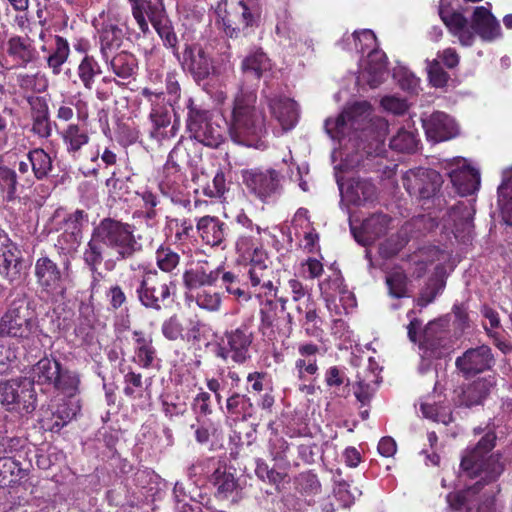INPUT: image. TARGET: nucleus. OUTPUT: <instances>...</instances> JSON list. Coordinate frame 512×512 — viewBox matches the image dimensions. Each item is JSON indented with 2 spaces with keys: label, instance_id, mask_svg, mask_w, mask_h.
<instances>
[{
  "label": "nucleus",
  "instance_id": "obj_59",
  "mask_svg": "<svg viewBox=\"0 0 512 512\" xmlns=\"http://www.w3.org/2000/svg\"><path fill=\"white\" fill-rule=\"evenodd\" d=\"M226 409L231 415L241 416L243 419H247L252 415L253 404L246 395L235 393L227 399Z\"/></svg>",
  "mask_w": 512,
  "mask_h": 512
},
{
  "label": "nucleus",
  "instance_id": "obj_27",
  "mask_svg": "<svg viewBox=\"0 0 512 512\" xmlns=\"http://www.w3.org/2000/svg\"><path fill=\"white\" fill-rule=\"evenodd\" d=\"M421 226L431 231L434 227L438 226V224L431 217L421 216L413 219L411 222L402 226L396 236H391L385 242L381 243L379 253L385 258L396 255L407 244L409 240L408 234L412 229L416 227L420 228Z\"/></svg>",
  "mask_w": 512,
  "mask_h": 512
},
{
  "label": "nucleus",
  "instance_id": "obj_56",
  "mask_svg": "<svg viewBox=\"0 0 512 512\" xmlns=\"http://www.w3.org/2000/svg\"><path fill=\"white\" fill-rule=\"evenodd\" d=\"M17 175L11 168L0 163V193L9 202L16 198Z\"/></svg>",
  "mask_w": 512,
  "mask_h": 512
},
{
  "label": "nucleus",
  "instance_id": "obj_48",
  "mask_svg": "<svg viewBox=\"0 0 512 512\" xmlns=\"http://www.w3.org/2000/svg\"><path fill=\"white\" fill-rule=\"evenodd\" d=\"M449 258L448 253L435 246H429L419 249L411 256L410 261L416 265L417 276H421L427 265L433 262L443 263Z\"/></svg>",
  "mask_w": 512,
  "mask_h": 512
},
{
  "label": "nucleus",
  "instance_id": "obj_13",
  "mask_svg": "<svg viewBox=\"0 0 512 512\" xmlns=\"http://www.w3.org/2000/svg\"><path fill=\"white\" fill-rule=\"evenodd\" d=\"M0 402L8 410L30 413L36 407V395L31 381L16 378L0 382Z\"/></svg>",
  "mask_w": 512,
  "mask_h": 512
},
{
  "label": "nucleus",
  "instance_id": "obj_44",
  "mask_svg": "<svg viewBox=\"0 0 512 512\" xmlns=\"http://www.w3.org/2000/svg\"><path fill=\"white\" fill-rule=\"evenodd\" d=\"M296 310L300 314H304L302 320V327L304 328L307 335L312 337H320L322 334V319L317 313L316 304L307 297L303 303H299L296 306Z\"/></svg>",
  "mask_w": 512,
  "mask_h": 512
},
{
  "label": "nucleus",
  "instance_id": "obj_50",
  "mask_svg": "<svg viewBox=\"0 0 512 512\" xmlns=\"http://www.w3.org/2000/svg\"><path fill=\"white\" fill-rule=\"evenodd\" d=\"M419 143L417 131L413 127H402L390 140V148L398 152H414Z\"/></svg>",
  "mask_w": 512,
  "mask_h": 512
},
{
  "label": "nucleus",
  "instance_id": "obj_33",
  "mask_svg": "<svg viewBox=\"0 0 512 512\" xmlns=\"http://www.w3.org/2000/svg\"><path fill=\"white\" fill-rule=\"evenodd\" d=\"M6 45L7 54L14 62L15 67L26 68L38 58L33 40L28 36H11Z\"/></svg>",
  "mask_w": 512,
  "mask_h": 512
},
{
  "label": "nucleus",
  "instance_id": "obj_7",
  "mask_svg": "<svg viewBox=\"0 0 512 512\" xmlns=\"http://www.w3.org/2000/svg\"><path fill=\"white\" fill-rule=\"evenodd\" d=\"M185 105L186 127L190 136L207 147H219L225 139L226 127L212 120L209 111L197 105L192 98H188Z\"/></svg>",
  "mask_w": 512,
  "mask_h": 512
},
{
  "label": "nucleus",
  "instance_id": "obj_2",
  "mask_svg": "<svg viewBox=\"0 0 512 512\" xmlns=\"http://www.w3.org/2000/svg\"><path fill=\"white\" fill-rule=\"evenodd\" d=\"M257 95L254 90L240 85L233 100L229 121H225L233 142L256 149L267 147V123L264 111L256 106Z\"/></svg>",
  "mask_w": 512,
  "mask_h": 512
},
{
  "label": "nucleus",
  "instance_id": "obj_61",
  "mask_svg": "<svg viewBox=\"0 0 512 512\" xmlns=\"http://www.w3.org/2000/svg\"><path fill=\"white\" fill-rule=\"evenodd\" d=\"M393 78L400 88L409 93H417L420 86V79L407 67L398 65L393 70Z\"/></svg>",
  "mask_w": 512,
  "mask_h": 512
},
{
  "label": "nucleus",
  "instance_id": "obj_25",
  "mask_svg": "<svg viewBox=\"0 0 512 512\" xmlns=\"http://www.w3.org/2000/svg\"><path fill=\"white\" fill-rule=\"evenodd\" d=\"M391 221L386 214L376 213L366 218L359 228L352 223L350 228L355 240L363 246H368L387 233Z\"/></svg>",
  "mask_w": 512,
  "mask_h": 512
},
{
  "label": "nucleus",
  "instance_id": "obj_41",
  "mask_svg": "<svg viewBox=\"0 0 512 512\" xmlns=\"http://www.w3.org/2000/svg\"><path fill=\"white\" fill-rule=\"evenodd\" d=\"M495 383V377L492 375H488L487 377L474 381L472 384L467 386L465 390H463L462 397L460 399L461 405L471 407L481 404L489 394L490 390L494 387Z\"/></svg>",
  "mask_w": 512,
  "mask_h": 512
},
{
  "label": "nucleus",
  "instance_id": "obj_39",
  "mask_svg": "<svg viewBox=\"0 0 512 512\" xmlns=\"http://www.w3.org/2000/svg\"><path fill=\"white\" fill-rule=\"evenodd\" d=\"M221 269L219 267L209 269L204 265H198L195 268L187 270L183 275V281L189 291L212 286L220 277Z\"/></svg>",
  "mask_w": 512,
  "mask_h": 512
},
{
  "label": "nucleus",
  "instance_id": "obj_47",
  "mask_svg": "<svg viewBox=\"0 0 512 512\" xmlns=\"http://www.w3.org/2000/svg\"><path fill=\"white\" fill-rule=\"evenodd\" d=\"M46 55L47 66L52 70L54 75L61 73L63 64L69 58L70 46L68 41L61 37L55 39V43L50 46V51L44 52Z\"/></svg>",
  "mask_w": 512,
  "mask_h": 512
},
{
  "label": "nucleus",
  "instance_id": "obj_3",
  "mask_svg": "<svg viewBox=\"0 0 512 512\" xmlns=\"http://www.w3.org/2000/svg\"><path fill=\"white\" fill-rule=\"evenodd\" d=\"M495 435L486 433L477 446L468 450L462 457L461 468L471 478H479L475 485L465 492L450 493L447 501L451 508L460 510L467 506L468 498L477 493L483 484L495 481L504 470V463L499 455H488L495 444Z\"/></svg>",
  "mask_w": 512,
  "mask_h": 512
},
{
  "label": "nucleus",
  "instance_id": "obj_55",
  "mask_svg": "<svg viewBox=\"0 0 512 512\" xmlns=\"http://www.w3.org/2000/svg\"><path fill=\"white\" fill-rule=\"evenodd\" d=\"M72 106L76 108L77 118L79 121H86L88 118V107L87 103L82 101L81 99H77L76 97H72L68 102L63 101L57 110V118L59 120L68 122L74 116V111Z\"/></svg>",
  "mask_w": 512,
  "mask_h": 512
},
{
  "label": "nucleus",
  "instance_id": "obj_53",
  "mask_svg": "<svg viewBox=\"0 0 512 512\" xmlns=\"http://www.w3.org/2000/svg\"><path fill=\"white\" fill-rule=\"evenodd\" d=\"M190 294L199 308L210 312H215L220 309L222 302L221 295L219 292L213 290L211 286L190 291Z\"/></svg>",
  "mask_w": 512,
  "mask_h": 512
},
{
  "label": "nucleus",
  "instance_id": "obj_34",
  "mask_svg": "<svg viewBox=\"0 0 512 512\" xmlns=\"http://www.w3.org/2000/svg\"><path fill=\"white\" fill-rule=\"evenodd\" d=\"M212 483L216 489L215 496L219 500L237 503L243 498L238 481L226 469L217 468L212 475Z\"/></svg>",
  "mask_w": 512,
  "mask_h": 512
},
{
  "label": "nucleus",
  "instance_id": "obj_49",
  "mask_svg": "<svg viewBox=\"0 0 512 512\" xmlns=\"http://www.w3.org/2000/svg\"><path fill=\"white\" fill-rule=\"evenodd\" d=\"M27 158L31 164V169L36 179L42 180L48 177L53 169V160L44 149L35 148L29 151Z\"/></svg>",
  "mask_w": 512,
  "mask_h": 512
},
{
  "label": "nucleus",
  "instance_id": "obj_15",
  "mask_svg": "<svg viewBox=\"0 0 512 512\" xmlns=\"http://www.w3.org/2000/svg\"><path fill=\"white\" fill-rule=\"evenodd\" d=\"M259 329L264 336L272 340L276 334L285 338L289 337L292 331L293 318L290 313H284L278 308V303L267 298L261 303Z\"/></svg>",
  "mask_w": 512,
  "mask_h": 512
},
{
  "label": "nucleus",
  "instance_id": "obj_36",
  "mask_svg": "<svg viewBox=\"0 0 512 512\" xmlns=\"http://www.w3.org/2000/svg\"><path fill=\"white\" fill-rule=\"evenodd\" d=\"M319 347L313 343H301L298 346V358L295 371L300 380L306 381L318 373L317 354Z\"/></svg>",
  "mask_w": 512,
  "mask_h": 512
},
{
  "label": "nucleus",
  "instance_id": "obj_29",
  "mask_svg": "<svg viewBox=\"0 0 512 512\" xmlns=\"http://www.w3.org/2000/svg\"><path fill=\"white\" fill-rule=\"evenodd\" d=\"M261 231L260 227H256L255 233H239L235 242V250L241 263L251 264L268 258L260 241Z\"/></svg>",
  "mask_w": 512,
  "mask_h": 512
},
{
  "label": "nucleus",
  "instance_id": "obj_51",
  "mask_svg": "<svg viewBox=\"0 0 512 512\" xmlns=\"http://www.w3.org/2000/svg\"><path fill=\"white\" fill-rule=\"evenodd\" d=\"M434 324L430 322L424 329H422V323L418 319H411L409 325L407 326L408 330V337L411 342L413 343H419L420 349H425V355L427 357H438L439 354L435 352L434 350H431V352L428 354V346L429 340H430V330L432 329V326Z\"/></svg>",
  "mask_w": 512,
  "mask_h": 512
},
{
  "label": "nucleus",
  "instance_id": "obj_60",
  "mask_svg": "<svg viewBox=\"0 0 512 512\" xmlns=\"http://www.w3.org/2000/svg\"><path fill=\"white\" fill-rule=\"evenodd\" d=\"M80 379L77 373L68 370L59 372V376L53 387L60 390L68 398H75L79 390Z\"/></svg>",
  "mask_w": 512,
  "mask_h": 512
},
{
  "label": "nucleus",
  "instance_id": "obj_8",
  "mask_svg": "<svg viewBox=\"0 0 512 512\" xmlns=\"http://www.w3.org/2000/svg\"><path fill=\"white\" fill-rule=\"evenodd\" d=\"M151 104V111L149 115L151 127L150 137L159 143L168 141L178 134L180 121L175 108H173L174 120L171 119V112L164 103L163 92H154L149 88H144L141 92Z\"/></svg>",
  "mask_w": 512,
  "mask_h": 512
},
{
  "label": "nucleus",
  "instance_id": "obj_58",
  "mask_svg": "<svg viewBox=\"0 0 512 512\" xmlns=\"http://www.w3.org/2000/svg\"><path fill=\"white\" fill-rule=\"evenodd\" d=\"M389 294L394 298L409 297L407 277L402 269H395L386 276Z\"/></svg>",
  "mask_w": 512,
  "mask_h": 512
},
{
  "label": "nucleus",
  "instance_id": "obj_19",
  "mask_svg": "<svg viewBox=\"0 0 512 512\" xmlns=\"http://www.w3.org/2000/svg\"><path fill=\"white\" fill-rule=\"evenodd\" d=\"M367 56L361 60L357 83L359 86H369L377 88L388 77L387 58L382 50L376 46L370 48Z\"/></svg>",
  "mask_w": 512,
  "mask_h": 512
},
{
  "label": "nucleus",
  "instance_id": "obj_37",
  "mask_svg": "<svg viewBox=\"0 0 512 512\" xmlns=\"http://www.w3.org/2000/svg\"><path fill=\"white\" fill-rule=\"evenodd\" d=\"M61 370L60 363L55 359L43 357L30 370V377L27 378L31 381L32 386L38 385H54Z\"/></svg>",
  "mask_w": 512,
  "mask_h": 512
},
{
  "label": "nucleus",
  "instance_id": "obj_38",
  "mask_svg": "<svg viewBox=\"0 0 512 512\" xmlns=\"http://www.w3.org/2000/svg\"><path fill=\"white\" fill-rule=\"evenodd\" d=\"M81 405L79 399L68 398L59 403L54 411H52V419L54 422L48 423V419H43V426L51 431H59L67 423H69L80 412Z\"/></svg>",
  "mask_w": 512,
  "mask_h": 512
},
{
  "label": "nucleus",
  "instance_id": "obj_18",
  "mask_svg": "<svg viewBox=\"0 0 512 512\" xmlns=\"http://www.w3.org/2000/svg\"><path fill=\"white\" fill-rule=\"evenodd\" d=\"M264 103L269 108L271 116L278 122L283 132L295 127L299 118L297 103L278 92H262Z\"/></svg>",
  "mask_w": 512,
  "mask_h": 512
},
{
  "label": "nucleus",
  "instance_id": "obj_23",
  "mask_svg": "<svg viewBox=\"0 0 512 512\" xmlns=\"http://www.w3.org/2000/svg\"><path fill=\"white\" fill-rule=\"evenodd\" d=\"M268 258L250 264L246 286L257 298H269L276 294L277 288L273 284V271L267 264Z\"/></svg>",
  "mask_w": 512,
  "mask_h": 512
},
{
  "label": "nucleus",
  "instance_id": "obj_46",
  "mask_svg": "<svg viewBox=\"0 0 512 512\" xmlns=\"http://www.w3.org/2000/svg\"><path fill=\"white\" fill-rule=\"evenodd\" d=\"M498 205L505 222L512 225V168L502 172V183L498 187Z\"/></svg>",
  "mask_w": 512,
  "mask_h": 512
},
{
  "label": "nucleus",
  "instance_id": "obj_5",
  "mask_svg": "<svg viewBox=\"0 0 512 512\" xmlns=\"http://www.w3.org/2000/svg\"><path fill=\"white\" fill-rule=\"evenodd\" d=\"M439 15L452 35L457 37L463 46H471L476 35L487 42L495 41L502 36L498 20L485 6H478L474 9L470 26L461 13L450 11L445 7V0L440 1Z\"/></svg>",
  "mask_w": 512,
  "mask_h": 512
},
{
  "label": "nucleus",
  "instance_id": "obj_57",
  "mask_svg": "<svg viewBox=\"0 0 512 512\" xmlns=\"http://www.w3.org/2000/svg\"><path fill=\"white\" fill-rule=\"evenodd\" d=\"M296 490L304 497H314L321 491V484L316 474L307 471L295 478Z\"/></svg>",
  "mask_w": 512,
  "mask_h": 512
},
{
  "label": "nucleus",
  "instance_id": "obj_17",
  "mask_svg": "<svg viewBox=\"0 0 512 512\" xmlns=\"http://www.w3.org/2000/svg\"><path fill=\"white\" fill-rule=\"evenodd\" d=\"M253 334L250 329L242 325L225 334V340L216 351V355L223 360L231 359L236 363H243L249 358Z\"/></svg>",
  "mask_w": 512,
  "mask_h": 512
},
{
  "label": "nucleus",
  "instance_id": "obj_21",
  "mask_svg": "<svg viewBox=\"0 0 512 512\" xmlns=\"http://www.w3.org/2000/svg\"><path fill=\"white\" fill-rule=\"evenodd\" d=\"M184 70L190 72L197 81L207 78L211 72V59L198 44L184 45L182 54L175 53Z\"/></svg>",
  "mask_w": 512,
  "mask_h": 512
},
{
  "label": "nucleus",
  "instance_id": "obj_26",
  "mask_svg": "<svg viewBox=\"0 0 512 512\" xmlns=\"http://www.w3.org/2000/svg\"><path fill=\"white\" fill-rule=\"evenodd\" d=\"M240 69L247 79L267 80L273 77L275 64L261 48H253L243 58Z\"/></svg>",
  "mask_w": 512,
  "mask_h": 512
},
{
  "label": "nucleus",
  "instance_id": "obj_32",
  "mask_svg": "<svg viewBox=\"0 0 512 512\" xmlns=\"http://www.w3.org/2000/svg\"><path fill=\"white\" fill-rule=\"evenodd\" d=\"M493 357L488 346H480L467 350L457 358L456 365L466 376L480 373L491 367Z\"/></svg>",
  "mask_w": 512,
  "mask_h": 512
},
{
  "label": "nucleus",
  "instance_id": "obj_28",
  "mask_svg": "<svg viewBox=\"0 0 512 512\" xmlns=\"http://www.w3.org/2000/svg\"><path fill=\"white\" fill-rule=\"evenodd\" d=\"M319 286L329 310L334 309L337 314H341L337 301L342 304L345 311L355 305L352 293L343 286L339 274H335V277L330 280L321 282Z\"/></svg>",
  "mask_w": 512,
  "mask_h": 512
},
{
  "label": "nucleus",
  "instance_id": "obj_6",
  "mask_svg": "<svg viewBox=\"0 0 512 512\" xmlns=\"http://www.w3.org/2000/svg\"><path fill=\"white\" fill-rule=\"evenodd\" d=\"M0 336L17 339L27 354L41 350L49 339L23 301H14L1 317Z\"/></svg>",
  "mask_w": 512,
  "mask_h": 512
},
{
  "label": "nucleus",
  "instance_id": "obj_9",
  "mask_svg": "<svg viewBox=\"0 0 512 512\" xmlns=\"http://www.w3.org/2000/svg\"><path fill=\"white\" fill-rule=\"evenodd\" d=\"M247 189L262 202H273L283 192L285 176L273 167H255L242 172Z\"/></svg>",
  "mask_w": 512,
  "mask_h": 512
},
{
  "label": "nucleus",
  "instance_id": "obj_35",
  "mask_svg": "<svg viewBox=\"0 0 512 512\" xmlns=\"http://www.w3.org/2000/svg\"><path fill=\"white\" fill-rule=\"evenodd\" d=\"M132 339L134 345L133 361L142 368H154L158 363V358L153 346L152 336L135 330L132 333Z\"/></svg>",
  "mask_w": 512,
  "mask_h": 512
},
{
  "label": "nucleus",
  "instance_id": "obj_20",
  "mask_svg": "<svg viewBox=\"0 0 512 512\" xmlns=\"http://www.w3.org/2000/svg\"><path fill=\"white\" fill-rule=\"evenodd\" d=\"M84 219L83 211L77 210L71 214L59 209L53 216V221L63 223V232L58 236L56 246L63 252L70 253L77 249L81 240V227Z\"/></svg>",
  "mask_w": 512,
  "mask_h": 512
},
{
  "label": "nucleus",
  "instance_id": "obj_22",
  "mask_svg": "<svg viewBox=\"0 0 512 512\" xmlns=\"http://www.w3.org/2000/svg\"><path fill=\"white\" fill-rule=\"evenodd\" d=\"M426 137L433 143L447 141L458 134V125L448 114L440 111L422 117Z\"/></svg>",
  "mask_w": 512,
  "mask_h": 512
},
{
  "label": "nucleus",
  "instance_id": "obj_40",
  "mask_svg": "<svg viewBox=\"0 0 512 512\" xmlns=\"http://www.w3.org/2000/svg\"><path fill=\"white\" fill-rule=\"evenodd\" d=\"M108 69L120 79H129L134 76L137 70V60L133 54L121 50L111 54L108 58H102Z\"/></svg>",
  "mask_w": 512,
  "mask_h": 512
},
{
  "label": "nucleus",
  "instance_id": "obj_30",
  "mask_svg": "<svg viewBox=\"0 0 512 512\" xmlns=\"http://www.w3.org/2000/svg\"><path fill=\"white\" fill-rule=\"evenodd\" d=\"M473 215V208L460 202L450 209L444 228H451L456 238L466 241L473 231Z\"/></svg>",
  "mask_w": 512,
  "mask_h": 512
},
{
  "label": "nucleus",
  "instance_id": "obj_1",
  "mask_svg": "<svg viewBox=\"0 0 512 512\" xmlns=\"http://www.w3.org/2000/svg\"><path fill=\"white\" fill-rule=\"evenodd\" d=\"M324 127L337 143L331 161L342 199L358 206L373 201L375 187L370 181L352 178L345 183L342 174L357 168L364 154L378 156L383 152L388 122L374 117L367 101H359L347 106L338 116L327 118Z\"/></svg>",
  "mask_w": 512,
  "mask_h": 512
},
{
  "label": "nucleus",
  "instance_id": "obj_31",
  "mask_svg": "<svg viewBox=\"0 0 512 512\" xmlns=\"http://www.w3.org/2000/svg\"><path fill=\"white\" fill-rule=\"evenodd\" d=\"M197 230L204 244L221 250L226 248L227 225L217 217L200 218L197 222Z\"/></svg>",
  "mask_w": 512,
  "mask_h": 512
},
{
  "label": "nucleus",
  "instance_id": "obj_54",
  "mask_svg": "<svg viewBox=\"0 0 512 512\" xmlns=\"http://www.w3.org/2000/svg\"><path fill=\"white\" fill-rule=\"evenodd\" d=\"M101 72L99 63L90 55H86L77 68V75L83 86L88 90L93 88L95 77L100 75Z\"/></svg>",
  "mask_w": 512,
  "mask_h": 512
},
{
  "label": "nucleus",
  "instance_id": "obj_10",
  "mask_svg": "<svg viewBox=\"0 0 512 512\" xmlns=\"http://www.w3.org/2000/svg\"><path fill=\"white\" fill-rule=\"evenodd\" d=\"M143 306L160 310L162 303L171 295L172 282L156 270L139 271L135 273L129 283Z\"/></svg>",
  "mask_w": 512,
  "mask_h": 512
},
{
  "label": "nucleus",
  "instance_id": "obj_64",
  "mask_svg": "<svg viewBox=\"0 0 512 512\" xmlns=\"http://www.w3.org/2000/svg\"><path fill=\"white\" fill-rule=\"evenodd\" d=\"M427 72L430 83L436 88L444 87L449 80L448 73L444 71L437 59L427 63Z\"/></svg>",
  "mask_w": 512,
  "mask_h": 512
},
{
  "label": "nucleus",
  "instance_id": "obj_4",
  "mask_svg": "<svg viewBox=\"0 0 512 512\" xmlns=\"http://www.w3.org/2000/svg\"><path fill=\"white\" fill-rule=\"evenodd\" d=\"M140 249L141 244L134 236L130 225L104 219L92 233L84 252V260L92 269H96L109 250L115 251L121 258H127Z\"/></svg>",
  "mask_w": 512,
  "mask_h": 512
},
{
  "label": "nucleus",
  "instance_id": "obj_43",
  "mask_svg": "<svg viewBox=\"0 0 512 512\" xmlns=\"http://www.w3.org/2000/svg\"><path fill=\"white\" fill-rule=\"evenodd\" d=\"M338 45L343 50H356L357 52L364 53L365 50L376 46L377 43L374 32L369 29H363L352 34H344Z\"/></svg>",
  "mask_w": 512,
  "mask_h": 512
},
{
  "label": "nucleus",
  "instance_id": "obj_11",
  "mask_svg": "<svg viewBox=\"0 0 512 512\" xmlns=\"http://www.w3.org/2000/svg\"><path fill=\"white\" fill-rule=\"evenodd\" d=\"M69 262L60 268L47 256L40 257L34 265V275L41 292L53 301L62 299L66 293Z\"/></svg>",
  "mask_w": 512,
  "mask_h": 512
},
{
  "label": "nucleus",
  "instance_id": "obj_16",
  "mask_svg": "<svg viewBox=\"0 0 512 512\" xmlns=\"http://www.w3.org/2000/svg\"><path fill=\"white\" fill-rule=\"evenodd\" d=\"M403 186L407 192L416 198L429 199L443 183L439 172L428 168H416L405 172Z\"/></svg>",
  "mask_w": 512,
  "mask_h": 512
},
{
  "label": "nucleus",
  "instance_id": "obj_12",
  "mask_svg": "<svg viewBox=\"0 0 512 512\" xmlns=\"http://www.w3.org/2000/svg\"><path fill=\"white\" fill-rule=\"evenodd\" d=\"M439 165L446 172L458 195L468 196L479 190L480 172L468 159L459 156L443 159Z\"/></svg>",
  "mask_w": 512,
  "mask_h": 512
},
{
  "label": "nucleus",
  "instance_id": "obj_14",
  "mask_svg": "<svg viewBox=\"0 0 512 512\" xmlns=\"http://www.w3.org/2000/svg\"><path fill=\"white\" fill-rule=\"evenodd\" d=\"M176 149H173L163 166L162 176L159 181L161 192L170 197L171 201L190 210L191 201L184 195V175L179 164L175 161Z\"/></svg>",
  "mask_w": 512,
  "mask_h": 512
},
{
  "label": "nucleus",
  "instance_id": "obj_62",
  "mask_svg": "<svg viewBox=\"0 0 512 512\" xmlns=\"http://www.w3.org/2000/svg\"><path fill=\"white\" fill-rule=\"evenodd\" d=\"M156 262L164 272H172L180 262V256L170 247L160 246L156 251Z\"/></svg>",
  "mask_w": 512,
  "mask_h": 512
},
{
  "label": "nucleus",
  "instance_id": "obj_45",
  "mask_svg": "<svg viewBox=\"0 0 512 512\" xmlns=\"http://www.w3.org/2000/svg\"><path fill=\"white\" fill-rule=\"evenodd\" d=\"M123 31L116 23H107L100 34V52L102 58H108L111 54L119 52L123 42Z\"/></svg>",
  "mask_w": 512,
  "mask_h": 512
},
{
  "label": "nucleus",
  "instance_id": "obj_42",
  "mask_svg": "<svg viewBox=\"0 0 512 512\" xmlns=\"http://www.w3.org/2000/svg\"><path fill=\"white\" fill-rule=\"evenodd\" d=\"M61 138L66 151L73 158L80 156L82 147L89 143V134L87 129L78 124H69L62 132Z\"/></svg>",
  "mask_w": 512,
  "mask_h": 512
},
{
  "label": "nucleus",
  "instance_id": "obj_63",
  "mask_svg": "<svg viewBox=\"0 0 512 512\" xmlns=\"http://www.w3.org/2000/svg\"><path fill=\"white\" fill-rule=\"evenodd\" d=\"M325 383L329 388L334 389V393L337 395H342V393L337 392L343 386V390L348 386L349 380L346 377L343 370L336 366L329 367L325 371Z\"/></svg>",
  "mask_w": 512,
  "mask_h": 512
},
{
  "label": "nucleus",
  "instance_id": "obj_52",
  "mask_svg": "<svg viewBox=\"0 0 512 512\" xmlns=\"http://www.w3.org/2000/svg\"><path fill=\"white\" fill-rule=\"evenodd\" d=\"M19 256L17 248L10 244L0 252V274L13 281L19 273Z\"/></svg>",
  "mask_w": 512,
  "mask_h": 512
},
{
  "label": "nucleus",
  "instance_id": "obj_24",
  "mask_svg": "<svg viewBox=\"0 0 512 512\" xmlns=\"http://www.w3.org/2000/svg\"><path fill=\"white\" fill-rule=\"evenodd\" d=\"M132 16L143 33L149 31L148 22L153 26L160 25L165 17L162 0H128Z\"/></svg>",
  "mask_w": 512,
  "mask_h": 512
}]
</instances>
